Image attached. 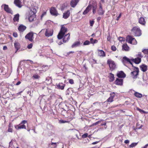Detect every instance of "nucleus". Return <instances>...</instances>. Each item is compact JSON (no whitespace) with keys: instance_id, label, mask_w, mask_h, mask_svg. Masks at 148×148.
Returning <instances> with one entry per match:
<instances>
[{"instance_id":"14","label":"nucleus","mask_w":148,"mask_h":148,"mask_svg":"<svg viewBox=\"0 0 148 148\" xmlns=\"http://www.w3.org/2000/svg\"><path fill=\"white\" fill-rule=\"evenodd\" d=\"M110 97L107 100V102H111L113 101V99L115 96V93L114 92H112L110 94Z\"/></svg>"},{"instance_id":"54","label":"nucleus","mask_w":148,"mask_h":148,"mask_svg":"<svg viewBox=\"0 0 148 148\" xmlns=\"http://www.w3.org/2000/svg\"><path fill=\"white\" fill-rule=\"evenodd\" d=\"M110 36H108L107 38V40L109 41H110Z\"/></svg>"},{"instance_id":"45","label":"nucleus","mask_w":148,"mask_h":148,"mask_svg":"<svg viewBox=\"0 0 148 148\" xmlns=\"http://www.w3.org/2000/svg\"><path fill=\"white\" fill-rule=\"evenodd\" d=\"M101 121H98L97 122H96L93 123L92 124V125L93 126L96 125H97V124H98L100 122H101Z\"/></svg>"},{"instance_id":"29","label":"nucleus","mask_w":148,"mask_h":148,"mask_svg":"<svg viewBox=\"0 0 148 148\" xmlns=\"http://www.w3.org/2000/svg\"><path fill=\"white\" fill-rule=\"evenodd\" d=\"M134 95L136 97L138 98H141L142 97V95L140 93L135 92L134 94Z\"/></svg>"},{"instance_id":"63","label":"nucleus","mask_w":148,"mask_h":148,"mask_svg":"<svg viewBox=\"0 0 148 148\" xmlns=\"http://www.w3.org/2000/svg\"><path fill=\"white\" fill-rule=\"evenodd\" d=\"M12 145V143L11 141L9 143V147H10L11 145Z\"/></svg>"},{"instance_id":"46","label":"nucleus","mask_w":148,"mask_h":148,"mask_svg":"<svg viewBox=\"0 0 148 148\" xmlns=\"http://www.w3.org/2000/svg\"><path fill=\"white\" fill-rule=\"evenodd\" d=\"M90 25L91 26H92L94 23V21H93L92 20H90Z\"/></svg>"},{"instance_id":"25","label":"nucleus","mask_w":148,"mask_h":148,"mask_svg":"<svg viewBox=\"0 0 148 148\" xmlns=\"http://www.w3.org/2000/svg\"><path fill=\"white\" fill-rule=\"evenodd\" d=\"M26 26L23 25H21L19 26L18 29L20 32H23L26 29Z\"/></svg>"},{"instance_id":"59","label":"nucleus","mask_w":148,"mask_h":148,"mask_svg":"<svg viewBox=\"0 0 148 148\" xmlns=\"http://www.w3.org/2000/svg\"><path fill=\"white\" fill-rule=\"evenodd\" d=\"M60 122L62 123H64L67 122L66 121H64L63 120H61L60 121Z\"/></svg>"},{"instance_id":"19","label":"nucleus","mask_w":148,"mask_h":148,"mask_svg":"<svg viewBox=\"0 0 148 148\" xmlns=\"http://www.w3.org/2000/svg\"><path fill=\"white\" fill-rule=\"evenodd\" d=\"M70 12L69 10H68L66 12H65L63 14V18L65 19L67 18L69 16Z\"/></svg>"},{"instance_id":"9","label":"nucleus","mask_w":148,"mask_h":148,"mask_svg":"<svg viewBox=\"0 0 148 148\" xmlns=\"http://www.w3.org/2000/svg\"><path fill=\"white\" fill-rule=\"evenodd\" d=\"M131 59L128 58L126 56L124 57L122 60V61L123 64L125 65V64L127 63H130L133 66L132 63L131 62Z\"/></svg>"},{"instance_id":"6","label":"nucleus","mask_w":148,"mask_h":148,"mask_svg":"<svg viewBox=\"0 0 148 148\" xmlns=\"http://www.w3.org/2000/svg\"><path fill=\"white\" fill-rule=\"evenodd\" d=\"M27 121L26 120L22 121L21 123L18 125H15V127L16 130H18L21 129H26V127L25 125H24V124L27 123Z\"/></svg>"},{"instance_id":"64","label":"nucleus","mask_w":148,"mask_h":148,"mask_svg":"<svg viewBox=\"0 0 148 148\" xmlns=\"http://www.w3.org/2000/svg\"><path fill=\"white\" fill-rule=\"evenodd\" d=\"M103 125H104V126L106 125V123L105 122L104 123H103V124H101V126H103Z\"/></svg>"},{"instance_id":"52","label":"nucleus","mask_w":148,"mask_h":148,"mask_svg":"<svg viewBox=\"0 0 148 148\" xmlns=\"http://www.w3.org/2000/svg\"><path fill=\"white\" fill-rule=\"evenodd\" d=\"M57 143H58L51 142V145H55V147H56L57 146Z\"/></svg>"},{"instance_id":"1","label":"nucleus","mask_w":148,"mask_h":148,"mask_svg":"<svg viewBox=\"0 0 148 148\" xmlns=\"http://www.w3.org/2000/svg\"><path fill=\"white\" fill-rule=\"evenodd\" d=\"M36 10L34 8H32L28 13H27L26 16L28 18L30 22H32L34 20L36 17L35 14L36 12Z\"/></svg>"},{"instance_id":"10","label":"nucleus","mask_w":148,"mask_h":148,"mask_svg":"<svg viewBox=\"0 0 148 148\" xmlns=\"http://www.w3.org/2000/svg\"><path fill=\"white\" fill-rule=\"evenodd\" d=\"M50 11L51 14L53 16H56L58 14L55 8L52 7L50 9Z\"/></svg>"},{"instance_id":"57","label":"nucleus","mask_w":148,"mask_h":148,"mask_svg":"<svg viewBox=\"0 0 148 148\" xmlns=\"http://www.w3.org/2000/svg\"><path fill=\"white\" fill-rule=\"evenodd\" d=\"M92 60H93V64H96L97 63V61L96 60L93 59Z\"/></svg>"},{"instance_id":"26","label":"nucleus","mask_w":148,"mask_h":148,"mask_svg":"<svg viewBox=\"0 0 148 148\" xmlns=\"http://www.w3.org/2000/svg\"><path fill=\"white\" fill-rule=\"evenodd\" d=\"M81 44V43L80 41H76L73 43V44L71 46V47L73 48L78 47Z\"/></svg>"},{"instance_id":"28","label":"nucleus","mask_w":148,"mask_h":148,"mask_svg":"<svg viewBox=\"0 0 148 148\" xmlns=\"http://www.w3.org/2000/svg\"><path fill=\"white\" fill-rule=\"evenodd\" d=\"M147 66L145 64H143L140 66L141 70L144 72L146 71L147 70Z\"/></svg>"},{"instance_id":"24","label":"nucleus","mask_w":148,"mask_h":148,"mask_svg":"<svg viewBox=\"0 0 148 148\" xmlns=\"http://www.w3.org/2000/svg\"><path fill=\"white\" fill-rule=\"evenodd\" d=\"M131 60L133 61L135 63L138 64L141 61V59L140 58L137 57L134 59H133Z\"/></svg>"},{"instance_id":"12","label":"nucleus","mask_w":148,"mask_h":148,"mask_svg":"<svg viewBox=\"0 0 148 148\" xmlns=\"http://www.w3.org/2000/svg\"><path fill=\"white\" fill-rule=\"evenodd\" d=\"M2 6H4V9L7 12L12 14V11L11 9L9 7L8 5L5 4L3 5Z\"/></svg>"},{"instance_id":"62","label":"nucleus","mask_w":148,"mask_h":148,"mask_svg":"<svg viewBox=\"0 0 148 148\" xmlns=\"http://www.w3.org/2000/svg\"><path fill=\"white\" fill-rule=\"evenodd\" d=\"M99 142L98 141H96L92 143V144L93 145H95L97 143Z\"/></svg>"},{"instance_id":"13","label":"nucleus","mask_w":148,"mask_h":148,"mask_svg":"<svg viewBox=\"0 0 148 148\" xmlns=\"http://www.w3.org/2000/svg\"><path fill=\"white\" fill-rule=\"evenodd\" d=\"M53 33V30L52 29H47L45 34L46 36L49 37L52 36Z\"/></svg>"},{"instance_id":"32","label":"nucleus","mask_w":148,"mask_h":148,"mask_svg":"<svg viewBox=\"0 0 148 148\" xmlns=\"http://www.w3.org/2000/svg\"><path fill=\"white\" fill-rule=\"evenodd\" d=\"M99 55L100 56L104 57L105 56V54L104 51L102 50H98Z\"/></svg>"},{"instance_id":"48","label":"nucleus","mask_w":148,"mask_h":148,"mask_svg":"<svg viewBox=\"0 0 148 148\" xmlns=\"http://www.w3.org/2000/svg\"><path fill=\"white\" fill-rule=\"evenodd\" d=\"M33 77L35 79H38L39 77V76L37 75H34L33 76Z\"/></svg>"},{"instance_id":"30","label":"nucleus","mask_w":148,"mask_h":148,"mask_svg":"<svg viewBox=\"0 0 148 148\" xmlns=\"http://www.w3.org/2000/svg\"><path fill=\"white\" fill-rule=\"evenodd\" d=\"M109 81L110 82H113L114 80V75L111 73H110L109 74Z\"/></svg>"},{"instance_id":"61","label":"nucleus","mask_w":148,"mask_h":148,"mask_svg":"<svg viewBox=\"0 0 148 148\" xmlns=\"http://www.w3.org/2000/svg\"><path fill=\"white\" fill-rule=\"evenodd\" d=\"M148 146V144H147L144 146L142 147L143 148H147Z\"/></svg>"},{"instance_id":"2","label":"nucleus","mask_w":148,"mask_h":148,"mask_svg":"<svg viewBox=\"0 0 148 148\" xmlns=\"http://www.w3.org/2000/svg\"><path fill=\"white\" fill-rule=\"evenodd\" d=\"M67 31V29L63 25L61 26L60 30L57 36L58 38L59 39H62Z\"/></svg>"},{"instance_id":"23","label":"nucleus","mask_w":148,"mask_h":148,"mask_svg":"<svg viewBox=\"0 0 148 148\" xmlns=\"http://www.w3.org/2000/svg\"><path fill=\"white\" fill-rule=\"evenodd\" d=\"M115 84L119 85H122L123 84V79H117L115 81Z\"/></svg>"},{"instance_id":"38","label":"nucleus","mask_w":148,"mask_h":148,"mask_svg":"<svg viewBox=\"0 0 148 148\" xmlns=\"http://www.w3.org/2000/svg\"><path fill=\"white\" fill-rule=\"evenodd\" d=\"M90 43V42L88 40H86L83 43L84 45H89Z\"/></svg>"},{"instance_id":"17","label":"nucleus","mask_w":148,"mask_h":148,"mask_svg":"<svg viewBox=\"0 0 148 148\" xmlns=\"http://www.w3.org/2000/svg\"><path fill=\"white\" fill-rule=\"evenodd\" d=\"M65 85L62 83H60L58 84H56L57 88L63 90Z\"/></svg>"},{"instance_id":"34","label":"nucleus","mask_w":148,"mask_h":148,"mask_svg":"<svg viewBox=\"0 0 148 148\" xmlns=\"http://www.w3.org/2000/svg\"><path fill=\"white\" fill-rule=\"evenodd\" d=\"M13 126L12 124L10 123L8 125V132L12 133L13 132Z\"/></svg>"},{"instance_id":"47","label":"nucleus","mask_w":148,"mask_h":148,"mask_svg":"<svg viewBox=\"0 0 148 148\" xmlns=\"http://www.w3.org/2000/svg\"><path fill=\"white\" fill-rule=\"evenodd\" d=\"M143 56L141 55V53H139L137 57L140 58H141L143 57Z\"/></svg>"},{"instance_id":"15","label":"nucleus","mask_w":148,"mask_h":148,"mask_svg":"<svg viewBox=\"0 0 148 148\" xmlns=\"http://www.w3.org/2000/svg\"><path fill=\"white\" fill-rule=\"evenodd\" d=\"M21 1V0H14V3L16 6L20 8L22 6Z\"/></svg>"},{"instance_id":"41","label":"nucleus","mask_w":148,"mask_h":148,"mask_svg":"<svg viewBox=\"0 0 148 148\" xmlns=\"http://www.w3.org/2000/svg\"><path fill=\"white\" fill-rule=\"evenodd\" d=\"M88 136V134L87 133H85L84 134H83L82 136V138H86Z\"/></svg>"},{"instance_id":"5","label":"nucleus","mask_w":148,"mask_h":148,"mask_svg":"<svg viewBox=\"0 0 148 148\" xmlns=\"http://www.w3.org/2000/svg\"><path fill=\"white\" fill-rule=\"evenodd\" d=\"M126 40L127 42L132 44L136 45L137 44V41L135 38L130 35L127 36Z\"/></svg>"},{"instance_id":"58","label":"nucleus","mask_w":148,"mask_h":148,"mask_svg":"<svg viewBox=\"0 0 148 148\" xmlns=\"http://www.w3.org/2000/svg\"><path fill=\"white\" fill-rule=\"evenodd\" d=\"M101 19L100 17H98L97 18V21L99 22Z\"/></svg>"},{"instance_id":"33","label":"nucleus","mask_w":148,"mask_h":148,"mask_svg":"<svg viewBox=\"0 0 148 148\" xmlns=\"http://www.w3.org/2000/svg\"><path fill=\"white\" fill-rule=\"evenodd\" d=\"M122 48L125 51H128L129 50V47L126 44L123 45Z\"/></svg>"},{"instance_id":"8","label":"nucleus","mask_w":148,"mask_h":148,"mask_svg":"<svg viewBox=\"0 0 148 148\" xmlns=\"http://www.w3.org/2000/svg\"><path fill=\"white\" fill-rule=\"evenodd\" d=\"M135 70L131 72L132 75L134 79L136 78L139 72V69L138 68L135 67Z\"/></svg>"},{"instance_id":"37","label":"nucleus","mask_w":148,"mask_h":148,"mask_svg":"<svg viewBox=\"0 0 148 148\" xmlns=\"http://www.w3.org/2000/svg\"><path fill=\"white\" fill-rule=\"evenodd\" d=\"M138 143V142L132 143L130 145H129V147L133 148V147H135L137 145Z\"/></svg>"},{"instance_id":"21","label":"nucleus","mask_w":148,"mask_h":148,"mask_svg":"<svg viewBox=\"0 0 148 148\" xmlns=\"http://www.w3.org/2000/svg\"><path fill=\"white\" fill-rule=\"evenodd\" d=\"M70 36L69 33L65 35L63 39V42H66L68 41L70 39Z\"/></svg>"},{"instance_id":"18","label":"nucleus","mask_w":148,"mask_h":148,"mask_svg":"<svg viewBox=\"0 0 148 148\" xmlns=\"http://www.w3.org/2000/svg\"><path fill=\"white\" fill-rule=\"evenodd\" d=\"M79 0H72L70 3L71 6L74 8L77 5Z\"/></svg>"},{"instance_id":"44","label":"nucleus","mask_w":148,"mask_h":148,"mask_svg":"<svg viewBox=\"0 0 148 148\" xmlns=\"http://www.w3.org/2000/svg\"><path fill=\"white\" fill-rule=\"evenodd\" d=\"M69 82L71 84H73L74 83V81L73 79H69Z\"/></svg>"},{"instance_id":"36","label":"nucleus","mask_w":148,"mask_h":148,"mask_svg":"<svg viewBox=\"0 0 148 148\" xmlns=\"http://www.w3.org/2000/svg\"><path fill=\"white\" fill-rule=\"evenodd\" d=\"M97 8V5H95L92 7V12L93 14H95L96 13V10Z\"/></svg>"},{"instance_id":"43","label":"nucleus","mask_w":148,"mask_h":148,"mask_svg":"<svg viewBox=\"0 0 148 148\" xmlns=\"http://www.w3.org/2000/svg\"><path fill=\"white\" fill-rule=\"evenodd\" d=\"M119 40L121 41H124L125 40V38L123 37H119Z\"/></svg>"},{"instance_id":"31","label":"nucleus","mask_w":148,"mask_h":148,"mask_svg":"<svg viewBox=\"0 0 148 148\" xmlns=\"http://www.w3.org/2000/svg\"><path fill=\"white\" fill-rule=\"evenodd\" d=\"M14 45L16 49V52L20 48V44L18 42H16L14 43Z\"/></svg>"},{"instance_id":"4","label":"nucleus","mask_w":148,"mask_h":148,"mask_svg":"<svg viewBox=\"0 0 148 148\" xmlns=\"http://www.w3.org/2000/svg\"><path fill=\"white\" fill-rule=\"evenodd\" d=\"M107 64L109 65L110 70L112 71L116 68L115 63L113 60L111 59H108L107 61Z\"/></svg>"},{"instance_id":"55","label":"nucleus","mask_w":148,"mask_h":148,"mask_svg":"<svg viewBox=\"0 0 148 148\" xmlns=\"http://www.w3.org/2000/svg\"><path fill=\"white\" fill-rule=\"evenodd\" d=\"M130 141L129 140H125V141L124 143L126 144H127L129 143Z\"/></svg>"},{"instance_id":"40","label":"nucleus","mask_w":148,"mask_h":148,"mask_svg":"<svg viewBox=\"0 0 148 148\" xmlns=\"http://www.w3.org/2000/svg\"><path fill=\"white\" fill-rule=\"evenodd\" d=\"M111 49L112 50L114 51H115L116 50V47L115 46L112 45L111 47Z\"/></svg>"},{"instance_id":"3","label":"nucleus","mask_w":148,"mask_h":148,"mask_svg":"<svg viewBox=\"0 0 148 148\" xmlns=\"http://www.w3.org/2000/svg\"><path fill=\"white\" fill-rule=\"evenodd\" d=\"M131 31L135 36H139L141 35V31L138 27H134L132 29Z\"/></svg>"},{"instance_id":"53","label":"nucleus","mask_w":148,"mask_h":148,"mask_svg":"<svg viewBox=\"0 0 148 148\" xmlns=\"http://www.w3.org/2000/svg\"><path fill=\"white\" fill-rule=\"evenodd\" d=\"M121 13L119 15L118 17H117V18H116V20H117V21H118L119 19V18L121 17Z\"/></svg>"},{"instance_id":"50","label":"nucleus","mask_w":148,"mask_h":148,"mask_svg":"<svg viewBox=\"0 0 148 148\" xmlns=\"http://www.w3.org/2000/svg\"><path fill=\"white\" fill-rule=\"evenodd\" d=\"M46 12H44L41 15V18H42L43 16H44L45 15H46Z\"/></svg>"},{"instance_id":"11","label":"nucleus","mask_w":148,"mask_h":148,"mask_svg":"<svg viewBox=\"0 0 148 148\" xmlns=\"http://www.w3.org/2000/svg\"><path fill=\"white\" fill-rule=\"evenodd\" d=\"M105 11L103 9L102 5L101 3H100L99 5V9L98 11V14L99 15H103Z\"/></svg>"},{"instance_id":"39","label":"nucleus","mask_w":148,"mask_h":148,"mask_svg":"<svg viewBox=\"0 0 148 148\" xmlns=\"http://www.w3.org/2000/svg\"><path fill=\"white\" fill-rule=\"evenodd\" d=\"M142 52L144 54H148V49H143L142 50Z\"/></svg>"},{"instance_id":"27","label":"nucleus","mask_w":148,"mask_h":148,"mask_svg":"<svg viewBox=\"0 0 148 148\" xmlns=\"http://www.w3.org/2000/svg\"><path fill=\"white\" fill-rule=\"evenodd\" d=\"M19 15L17 14L14 16L13 20L14 22H18L19 19Z\"/></svg>"},{"instance_id":"60","label":"nucleus","mask_w":148,"mask_h":148,"mask_svg":"<svg viewBox=\"0 0 148 148\" xmlns=\"http://www.w3.org/2000/svg\"><path fill=\"white\" fill-rule=\"evenodd\" d=\"M21 83V82L20 81H18L17 83L16 84V85H19Z\"/></svg>"},{"instance_id":"35","label":"nucleus","mask_w":148,"mask_h":148,"mask_svg":"<svg viewBox=\"0 0 148 148\" xmlns=\"http://www.w3.org/2000/svg\"><path fill=\"white\" fill-rule=\"evenodd\" d=\"M90 43L92 44H94L98 42V40L96 39H93L92 38L90 39Z\"/></svg>"},{"instance_id":"49","label":"nucleus","mask_w":148,"mask_h":148,"mask_svg":"<svg viewBox=\"0 0 148 148\" xmlns=\"http://www.w3.org/2000/svg\"><path fill=\"white\" fill-rule=\"evenodd\" d=\"M13 36L14 37H16L18 36L16 32H14L13 33Z\"/></svg>"},{"instance_id":"42","label":"nucleus","mask_w":148,"mask_h":148,"mask_svg":"<svg viewBox=\"0 0 148 148\" xmlns=\"http://www.w3.org/2000/svg\"><path fill=\"white\" fill-rule=\"evenodd\" d=\"M33 44L32 43H30L27 46V48L29 49H30L32 48Z\"/></svg>"},{"instance_id":"56","label":"nucleus","mask_w":148,"mask_h":148,"mask_svg":"<svg viewBox=\"0 0 148 148\" xmlns=\"http://www.w3.org/2000/svg\"><path fill=\"white\" fill-rule=\"evenodd\" d=\"M7 47L6 46H5L3 47V49L4 50H7Z\"/></svg>"},{"instance_id":"51","label":"nucleus","mask_w":148,"mask_h":148,"mask_svg":"<svg viewBox=\"0 0 148 148\" xmlns=\"http://www.w3.org/2000/svg\"><path fill=\"white\" fill-rule=\"evenodd\" d=\"M137 110L140 112H144V111L143 110L139 109V108H137Z\"/></svg>"},{"instance_id":"20","label":"nucleus","mask_w":148,"mask_h":148,"mask_svg":"<svg viewBox=\"0 0 148 148\" xmlns=\"http://www.w3.org/2000/svg\"><path fill=\"white\" fill-rule=\"evenodd\" d=\"M138 22L139 23L143 25H145L146 23L145 18L143 17H140L139 19Z\"/></svg>"},{"instance_id":"7","label":"nucleus","mask_w":148,"mask_h":148,"mask_svg":"<svg viewBox=\"0 0 148 148\" xmlns=\"http://www.w3.org/2000/svg\"><path fill=\"white\" fill-rule=\"evenodd\" d=\"M25 38L28 39L30 41L32 42L33 41L34 33L31 32L27 34L25 36Z\"/></svg>"},{"instance_id":"16","label":"nucleus","mask_w":148,"mask_h":148,"mask_svg":"<svg viewBox=\"0 0 148 148\" xmlns=\"http://www.w3.org/2000/svg\"><path fill=\"white\" fill-rule=\"evenodd\" d=\"M91 7L92 5L90 4L86 8L85 10L84 11L83 13V14L84 15L87 14L90 10L91 9Z\"/></svg>"},{"instance_id":"22","label":"nucleus","mask_w":148,"mask_h":148,"mask_svg":"<svg viewBox=\"0 0 148 148\" xmlns=\"http://www.w3.org/2000/svg\"><path fill=\"white\" fill-rule=\"evenodd\" d=\"M117 76L119 77L123 78L125 77L126 75L123 71H121L117 73Z\"/></svg>"}]
</instances>
